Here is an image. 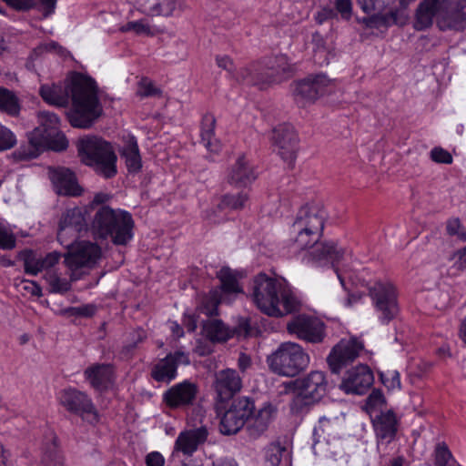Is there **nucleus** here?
<instances>
[{"label":"nucleus","instance_id":"1","mask_svg":"<svg viewBox=\"0 0 466 466\" xmlns=\"http://www.w3.org/2000/svg\"><path fill=\"white\" fill-rule=\"evenodd\" d=\"M39 94L49 105L66 107L72 101L67 118L72 127L89 128L103 113L96 82L81 73H73L64 84L43 85Z\"/></svg>","mask_w":466,"mask_h":466},{"label":"nucleus","instance_id":"2","mask_svg":"<svg viewBox=\"0 0 466 466\" xmlns=\"http://www.w3.org/2000/svg\"><path fill=\"white\" fill-rule=\"evenodd\" d=\"M326 212L322 204L311 202L302 206L291 225L293 245L297 250L312 248L309 259L318 266L330 264L338 275L342 286L344 280L339 272L337 264L344 256V249L339 248L332 241L319 242L324 229Z\"/></svg>","mask_w":466,"mask_h":466},{"label":"nucleus","instance_id":"3","mask_svg":"<svg viewBox=\"0 0 466 466\" xmlns=\"http://www.w3.org/2000/svg\"><path fill=\"white\" fill-rule=\"evenodd\" d=\"M252 297L257 307L270 317H282L299 311V299L284 283L260 273L254 278Z\"/></svg>","mask_w":466,"mask_h":466},{"label":"nucleus","instance_id":"4","mask_svg":"<svg viewBox=\"0 0 466 466\" xmlns=\"http://www.w3.org/2000/svg\"><path fill=\"white\" fill-rule=\"evenodd\" d=\"M134 225L129 212L100 206L95 208L88 229L96 240L111 238L115 245L126 246L133 238Z\"/></svg>","mask_w":466,"mask_h":466},{"label":"nucleus","instance_id":"5","mask_svg":"<svg viewBox=\"0 0 466 466\" xmlns=\"http://www.w3.org/2000/svg\"><path fill=\"white\" fill-rule=\"evenodd\" d=\"M39 126L28 134L29 149L20 147L16 152L23 159L36 157L45 149L63 151L68 141L59 131V118L55 113L43 111L38 114Z\"/></svg>","mask_w":466,"mask_h":466},{"label":"nucleus","instance_id":"6","mask_svg":"<svg viewBox=\"0 0 466 466\" xmlns=\"http://www.w3.org/2000/svg\"><path fill=\"white\" fill-rule=\"evenodd\" d=\"M77 153L85 165L105 178L116 174V155L111 144L100 137L86 136L77 142Z\"/></svg>","mask_w":466,"mask_h":466},{"label":"nucleus","instance_id":"7","mask_svg":"<svg viewBox=\"0 0 466 466\" xmlns=\"http://www.w3.org/2000/svg\"><path fill=\"white\" fill-rule=\"evenodd\" d=\"M267 363L275 374L295 377L309 366V356L299 344L283 342L268 356Z\"/></svg>","mask_w":466,"mask_h":466},{"label":"nucleus","instance_id":"8","mask_svg":"<svg viewBox=\"0 0 466 466\" xmlns=\"http://www.w3.org/2000/svg\"><path fill=\"white\" fill-rule=\"evenodd\" d=\"M57 401L66 410L80 416L90 424L99 421L98 411L92 399L85 391L73 387L63 389L57 394Z\"/></svg>","mask_w":466,"mask_h":466},{"label":"nucleus","instance_id":"9","mask_svg":"<svg viewBox=\"0 0 466 466\" xmlns=\"http://www.w3.org/2000/svg\"><path fill=\"white\" fill-rule=\"evenodd\" d=\"M369 294L380 313L381 323L388 324L399 313L397 294L394 286L389 282H376L369 289Z\"/></svg>","mask_w":466,"mask_h":466},{"label":"nucleus","instance_id":"10","mask_svg":"<svg viewBox=\"0 0 466 466\" xmlns=\"http://www.w3.org/2000/svg\"><path fill=\"white\" fill-rule=\"evenodd\" d=\"M287 330L289 334L309 343H320L326 336L324 323L318 318L306 314L293 317L287 323Z\"/></svg>","mask_w":466,"mask_h":466},{"label":"nucleus","instance_id":"11","mask_svg":"<svg viewBox=\"0 0 466 466\" xmlns=\"http://www.w3.org/2000/svg\"><path fill=\"white\" fill-rule=\"evenodd\" d=\"M363 349L362 342L356 338L340 339L327 357V362L331 372L339 374L342 369L351 364L359 357Z\"/></svg>","mask_w":466,"mask_h":466},{"label":"nucleus","instance_id":"12","mask_svg":"<svg viewBox=\"0 0 466 466\" xmlns=\"http://www.w3.org/2000/svg\"><path fill=\"white\" fill-rule=\"evenodd\" d=\"M437 25L441 31L466 26V0H441Z\"/></svg>","mask_w":466,"mask_h":466},{"label":"nucleus","instance_id":"13","mask_svg":"<svg viewBox=\"0 0 466 466\" xmlns=\"http://www.w3.org/2000/svg\"><path fill=\"white\" fill-rule=\"evenodd\" d=\"M272 144L278 148L281 158L292 164L296 159L298 148V135L289 124H280L274 127L271 136Z\"/></svg>","mask_w":466,"mask_h":466},{"label":"nucleus","instance_id":"14","mask_svg":"<svg viewBox=\"0 0 466 466\" xmlns=\"http://www.w3.org/2000/svg\"><path fill=\"white\" fill-rule=\"evenodd\" d=\"M65 263L71 270L94 265L101 256L100 247L90 241H80L68 248Z\"/></svg>","mask_w":466,"mask_h":466},{"label":"nucleus","instance_id":"15","mask_svg":"<svg viewBox=\"0 0 466 466\" xmlns=\"http://www.w3.org/2000/svg\"><path fill=\"white\" fill-rule=\"evenodd\" d=\"M374 381L373 373L367 365H358L347 371L340 389L347 394L363 395Z\"/></svg>","mask_w":466,"mask_h":466},{"label":"nucleus","instance_id":"16","mask_svg":"<svg viewBox=\"0 0 466 466\" xmlns=\"http://www.w3.org/2000/svg\"><path fill=\"white\" fill-rule=\"evenodd\" d=\"M190 362L188 354L177 350L161 359L152 369V378L159 382H169L177 376L179 365H188Z\"/></svg>","mask_w":466,"mask_h":466},{"label":"nucleus","instance_id":"17","mask_svg":"<svg viewBox=\"0 0 466 466\" xmlns=\"http://www.w3.org/2000/svg\"><path fill=\"white\" fill-rule=\"evenodd\" d=\"M49 178L58 195L78 197L83 188L78 185L75 173L64 167H50Z\"/></svg>","mask_w":466,"mask_h":466},{"label":"nucleus","instance_id":"18","mask_svg":"<svg viewBox=\"0 0 466 466\" xmlns=\"http://www.w3.org/2000/svg\"><path fill=\"white\" fill-rule=\"evenodd\" d=\"M299 395L309 402L319 400L327 390V380L322 371L314 370L296 381Z\"/></svg>","mask_w":466,"mask_h":466},{"label":"nucleus","instance_id":"19","mask_svg":"<svg viewBox=\"0 0 466 466\" xmlns=\"http://www.w3.org/2000/svg\"><path fill=\"white\" fill-rule=\"evenodd\" d=\"M241 387V378L235 370H222L215 375L214 388L217 400L220 402L231 399L236 392L240 390Z\"/></svg>","mask_w":466,"mask_h":466},{"label":"nucleus","instance_id":"20","mask_svg":"<svg viewBox=\"0 0 466 466\" xmlns=\"http://www.w3.org/2000/svg\"><path fill=\"white\" fill-rule=\"evenodd\" d=\"M262 66L266 85L280 83L291 77L293 74V66L285 55L268 57Z\"/></svg>","mask_w":466,"mask_h":466},{"label":"nucleus","instance_id":"21","mask_svg":"<svg viewBox=\"0 0 466 466\" xmlns=\"http://www.w3.org/2000/svg\"><path fill=\"white\" fill-rule=\"evenodd\" d=\"M329 85L325 75L310 76L296 84L294 95L308 101H315L323 96Z\"/></svg>","mask_w":466,"mask_h":466},{"label":"nucleus","instance_id":"22","mask_svg":"<svg viewBox=\"0 0 466 466\" xmlns=\"http://www.w3.org/2000/svg\"><path fill=\"white\" fill-rule=\"evenodd\" d=\"M197 392V386L186 380L167 390L164 394V400L170 408L184 407L192 404Z\"/></svg>","mask_w":466,"mask_h":466},{"label":"nucleus","instance_id":"23","mask_svg":"<svg viewBox=\"0 0 466 466\" xmlns=\"http://www.w3.org/2000/svg\"><path fill=\"white\" fill-rule=\"evenodd\" d=\"M208 435V432L205 426L182 431L175 441L174 450L191 456L198 450V447L207 441Z\"/></svg>","mask_w":466,"mask_h":466},{"label":"nucleus","instance_id":"24","mask_svg":"<svg viewBox=\"0 0 466 466\" xmlns=\"http://www.w3.org/2000/svg\"><path fill=\"white\" fill-rule=\"evenodd\" d=\"M373 429L378 440L390 443L398 431V420L393 411L381 412L372 420Z\"/></svg>","mask_w":466,"mask_h":466},{"label":"nucleus","instance_id":"25","mask_svg":"<svg viewBox=\"0 0 466 466\" xmlns=\"http://www.w3.org/2000/svg\"><path fill=\"white\" fill-rule=\"evenodd\" d=\"M256 178L257 175L245 156L238 157L228 175V183L237 187H245Z\"/></svg>","mask_w":466,"mask_h":466},{"label":"nucleus","instance_id":"26","mask_svg":"<svg viewBox=\"0 0 466 466\" xmlns=\"http://www.w3.org/2000/svg\"><path fill=\"white\" fill-rule=\"evenodd\" d=\"M85 379L96 390L106 389L113 381L114 370L110 364H93L84 371Z\"/></svg>","mask_w":466,"mask_h":466},{"label":"nucleus","instance_id":"27","mask_svg":"<svg viewBox=\"0 0 466 466\" xmlns=\"http://www.w3.org/2000/svg\"><path fill=\"white\" fill-rule=\"evenodd\" d=\"M441 0H422L415 15L414 28L418 31L429 28L432 23L434 16H439L440 4Z\"/></svg>","mask_w":466,"mask_h":466},{"label":"nucleus","instance_id":"28","mask_svg":"<svg viewBox=\"0 0 466 466\" xmlns=\"http://www.w3.org/2000/svg\"><path fill=\"white\" fill-rule=\"evenodd\" d=\"M217 277L220 281V287L217 288L226 300L230 303L233 298L239 293H242V289L239 287L236 273L228 267H223L217 273Z\"/></svg>","mask_w":466,"mask_h":466},{"label":"nucleus","instance_id":"29","mask_svg":"<svg viewBox=\"0 0 466 466\" xmlns=\"http://www.w3.org/2000/svg\"><path fill=\"white\" fill-rule=\"evenodd\" d=\"M216 118L212 114L203 116L201 122L200 137L203 146L212 153H218L221 144L215 136Z\"/></svg>","mask_w":466,"mask_h":466},{"label":"nucleus","instance_id":"30","mask_svg":"<svg viewBox=\"0 0 466 466\" xmlns=\"http://www.w3.org/2000/svg\"><path fill=\"white\" fill-rule=\"evenodd\" d=\"M233 78L238 83L248 86H262L266 85L262 63H252L248 66L240 68L236 73V76H233Z\"/></svg>","mask_w":466,"mask_h":466},{"label":"nucleus","instance_id":"31","mask_svg":"<svg viewBox=\"0 0 466 466\" xmlns=\"http://www.w3.org/2000/svg\"><path fill=\"white\" fill-rule=\"evenodd\" d=\"M145 8L158 15L169 16L185 8L184 0H140Z\"/></svg>","mask_w":466,"mask_h":466},{"label":"nucleus","instance_id":"32","mask_svg":"<svg viewBox=\"0 0 466 466\" xmlns=\"http://www.w3.org/2000/svg\"><path fill=\"white\" fill-rule=\"evenodd\" d=\"M202 334L212 342H223L230 337V330L220 319H208L202 323Z\"/></svg>","mask_w":466,"mask_h":466},{"label":"nucleus","instance_id":"33","mask_svg":"<svg viewBox=\"0 0 466 466\" xmlns=\"http://www.w3.org/2000/svg\"><path fill=\"white\" fill-rule=\"evenodd\" d=\"M125 158L126 166L129 173H137L142 167L141 157L139 154L137 139L131 137L121 151Z\"/></svg>","mask_w":466,"mask_h":466},{"label":"nucleus","instance_id":"34","mask_svg":"<svg viewBox=\"0 0 466 466\" xmlns=\"http://www.w3.org/2000/svg\"><path fill=\"white\" fill-rule=\"evenodd\" d=\"M246 423L241 416L228 407L220 419L219 431L223 435H233L238 433Z\"/></svg>","mask_w":466,"mask_h":466},{"label":"nucleus","instance_id":"35","mask_svg":"<svg viewBox=\"0 0 466 466\" xmlns=\"http://www.w3.org/2000/svg\"><path fill=\"white\" fill-rule=\"evenodd\" d=\"M59 223L66 227L72 228V229L78 234L84 230H87L85 217L82 210L78 208L67 209L63 214Z\"/></svg>","mask_w":466,"mask_h":466},{"label":"nucleus","instance_id":"36","mask_svg":"<svg viewBox=\"0 0 466 466\" xmlns=\"http://www.w3.org/2000/svg\"><path fill=\"white\" fill-rule=\"evenodd\" d=\"M218 289H212L206 295L201 301L198 310L206 316L218 315V307L220 303H227L226 299L219 294Z\"/></svg>","mask_w":466,"mask_h":466},{"label":"nucleus","instance_id":"37","mask_svg":"<svg viewBox=\"0 0 466 466\" xmlns=\"http://www.w3.org/2000/svg\"><path fill=\"white\" fill-rule=\"evenodd\" d=\"M228 407L246 422L254 415L256 410L253 399L246 396L233 399Z\"/></svg>","mask_w":466,"mask_h":466},{"label":"nucleus","instance_id":"38","mask_svg":"<svg viewBox=\"0 0 466 466\" xmlns=\"http://www.w3.org/2000/svg\"><path fill=\"white\" fill-rule=\"evenodd\" d=\"M0 111L15 116L19 114L20 105L16 96L10 90L0 86Z\"/></svg>","mask_w":466,"mask_h":466},{"label":"nucleus","instance_id":"39","mask_svg":"<svg viewBox=\"0 0 466 466\" xmlns=\"http://www.w3.org/2000/svg\"><path fill=\"white\" fill-rule=\"evenodd\" d=\"M415 0H400V8L390 10V14L384 16L387 26L391 25H404L409 18L407 8Z\"/></svg>","mask_w":466,"mask_h":466},{"label":"nucleus","instance_id":"40","mask_svg":"<svg viewBox=\"0 0 466 466\" xmlns=\"http://www.w3.org/2000/svg\"><path fill=\"white\" fill-rule=\"evenodd\" d=\"M18 258L24 262V270L26 274L36 276L42 271L40 268V257H38L33 250H22L18 254Z\"/></svg>","mask_w":466,"mask_h":466},{"label":"nucleus","instance_id":"41","mask_svg":"<svg viewBox=\"0 0 466 466\" xmlns=\"http://www.w3.org/2000/svg\"><path fill=\"white\" fill-rule=\"evenodd\" d=\"M147 338L146 331L143 329H137L129 333L128 339L122 347L120 355L124 359H129L133 356L137 346Z\"/></svg>","mask_w":466,"mask_h":466},{"label":"nucleus","instance_id":"42","mask_svg":"<svg viewBox=\"0 0 466 466\" xmlns=\"http://www.w3.org/2000/svg\"><path fill=\"white\" fill-rule=\"evenodd\" d=\"M394 0H358V4L360 5L361 9L367 13L374 15H380L382 20V24H385L384 16L389 15L383 14V11L386 9L388 5H390Z\"/></svg>","mask_w":466,"mask_h":466},{"label":"nucleus","instance_id":"43","mask_svg":"<svg viewBox=\"0 0 466 466\" xmlns=\"http://www.w3.org/2000/svg\"><path fill=\"white\" fill-rule=\"evenodd\" d=\"M247 201V194H227L222 197L219 204L218 205V208L220 210H238L244 208V205Z\"/></svg>","mask_w":466,"mask_h":466},{"label":"nucleus","instance_id":"44","mask_svg":"<svg viewBox=\"0 0 466 466\" xmlns=\"http://www.w3.org/2000/svg\"><path fill=\"white\" fill-rule=\"evenodd\" d=\"M49 286V291L52 293H66L71 289V284L66 279L59 278L55 273H50L46 277Z\"/></svg>","mask_w":466,"mask_h":466},{"label":"nucleus","instance_id":"45","mask_svg":"<svg viewBox=\"0 0 466 466\" xmlns=\"http://www.w3.org/2000/svg\"><path fill=\"white\" fill-rule=\"evenodd\" d=\"M42 462L44 466H63L64 459L55 441L46 450Z\"/></svg>","mask_w":466,"mask_h":466},{"label":"nucleus","instance_id":"46","mask_svg":"<svg viewBox=\"0 0 466 466\" xmlns=\"http://www.w3.org/2000/svg\"><path fill=\"white\" fill-rule=\"evenodd\" d=\"M79 234L73 230L72 228L66 227L59 223L57 239L61 245L70 248L74 246V242L77 239Z\"/></svg>","mask_w":466,"mask_h":466},{"label":"nucleus","instance_id":"47","mask_svg":"<svg viewBox=\"0 0 466 466\" xmlns=\"http://www.w3.org/2000/svg\"><path fill=\"white\" fill-rule=\"evenodd\" d=\"M122 32L133 31L137 35H153L155 34L152 27L144 20L130 21L121 27Z\"/></svg>","mask_w":466,"mask_h":466},{"label":"nucleus","instance_id":"48","mask_svg":"<svg viewBox=\"0 0 466 466\" xmlns=\"http://www.w3.org/2000/svg\"><path fill=\"white\" fill-rule=\"evenodd\" d=\"M379 376L381 382L389 390L400 388V378L398 370H387L385 371H380Z\"/></svg>","mask_w":466,"mask_h":466},{"label":"nucleus","instance_id":"49","mask_svg":"<svg viewBox=\"0 0 466 466\" xmlns=\"http://www.w3.org/2000/svg\"><path fill=\"white\" fill-rule=\"evenodd\" d=\"M162 91L156 87L148 78H142L138 83L137 95L140 97L160 96Z\"/></svg>","mask_w":466,"mask_h":466},{"label":"nucleus","instance_id":"50","mask_svg":"<svg viewBox=\"0 0 466 466\" xmlns=\"http://www.w3.org/2000/svg\"><path fill=\"white\" fill-rule=\"evenodd\" d=\"M452 455L447 445L438 444L435 449L434 466H451Z\"/></svg>","mask_w":466,"mask_h":466},{"label":"nucleus","instance_id":"51","mask_svg":"<svg viewBox=\"0 0 466 466\" xmlns=\"http://www.w3.org/2000/svg\"><path fill=\"white\" fill-rule=\"evenodd\" d=\"M16 145V137L5 126L0 124V151L13 148Z\"/></svg>","mask_w":466,"mask_h":466},{"label":"nucleus","instance_id":"52","mask_svg":"<svg viewBox=\"0 0 466 466\" xmlns=\"http://www.w3.org/2000/svg\"><path fill=\"white\" fill-rule=\"evenodd\" d=\"M287 450L279 444H272L267 450L266 460L272 466H279L280 464L282 455Z\"/></svg>","mask_w":466,"mask_h":466},{"label":"nucleus","instance_id":"53","mask_svg":"<svg viewBox=\"0 0 466 466\" xmlns=\"http://www.w3.org/2000/svg\"><path fill=\"white\" fill-rule=\"evenodd\" d=\"M250 419L251 420L248 423L246 431L248 437L255 440L261 436L268 428L266 424L260 422L255 417H251Z\"/></svg>","mask_w":466,"mask_h":466},{"label":"nucleus","instance_id":"54","mask_svg":"<svg viewBox=\"0 0 466 466\" xmlns=\"http://www.w3.org/2000/svg\"><path fill=\"white\" fill-rule=\"evenodd\" d=\"M431 158L432 161L441 164H451L452 163V156L446 149L436 147L431 151Z\"/></svg>","mask_w":466,"mask_h":466},{"label":"nucleus","instance_id":"55","mask_svg":"<svg viewBox=\"0 0 466 466\" xmlns=\"http://www.w3.org/2000/svg\"><path fill=\"white\" fill-rule=\"evenodd\" d=\"M15 247V238L7 228L0 225V248L12 249Z\"/></svg>","mask_w":466,"mask_h":466},{"label":"nucleus","instance_id":"56","mask_svg":"<svg viewBox=\"0 0 466 466\" xmlns=\"http://www.w3.org/2000/svg\"><path fill=\"white\" fill-rule=\"evenodd\" d=\"M275 412V409L271 404H267L263 408L259 409L258 413L253 415L258 420L266 424V427L268 428L269 423L273 419V415Z\"/></svg>","mask_w":466,"mask_h":466},{"label":"nucleus","instance_id":"57","mask_svg":"<svg viewBox=\"0 0 466 466\" xmlns=\"http://www.w3.org/2000/svg\"><path fill=\"white\" fill-rule=\"evenodd\" d=\"M461 223L459 218H451L447 221L446 230L451 236L457 235L460 239L466 240V232L460 231Z\"/></svg>","mask_w":466,"mask_h":466},{"label":"nucleus","instance_id":"58","mask_svg":"<svg viewBox=\"0 0 466 466\" xmlns=\"http://www.w3.org/2000/svg\"><path fill=\"white\" fill-rule=\"evenodd\" d=\"M60 257V253L56 251L50 252L46 254L44 258L40 257L41 270L43 271L53 268L56 264L58 263Z\"/></svg>","mask_w":466,"mask_h":466},{"label":"nucleus","instance_id":"59","mask_svg":"<svg viewBox=\"0 0 466 466\" xmlns=\"http://www.w3.org/2000/svg\"><path fill=\"white\" fill-rule=\"evenodd\" d=\"M35 51L39 54H42L44 52H50V53H56L59 55H63L65 53V49L56 42L50 41L47 43H43L39 45Z\"/></svg>","mask_w":466,"mask_h":466},{"label":"nucleus","instance_id":"60","mask_svg":"<svg viewBox=\"0 0 466 466\" xmlns=\"http://www.w3.org/2000/svg\"><path fill=\"white\" fill-rule=\"evenodd\" d=\"M336 11L345 19H350L351 15L352 5L350 0H336Z\"/></svg>","mask_w":466,"mask_h":466},{"label":"nucleus","instance_id":"61","mask_svg":"<svg viewBox=\"0 0 466 466\" xmlns=\"http://www.w3.org/2000/svg\"><path fill=\"white\" fill-rule=\"evenodd\" d=\"M19 286L22 287V289L26 291L32 296L35 297H41L42 296V289L40 286L35 282V281H29V280H22Z\"/></svg>","mask_w":466,"mask_h":466},{"label":"nucleus","instance_id":"62","mask_svg":"<svg viewBox=\"0 0 466 466\" xmlns=\"http://www.w3.org/2000/svg\"><path fill=\"white\" fill-rule=\"evenodd\" d=\"M216 62L218 67L228 71L232 76H236V74H234V63L229 56H218L216 57Z\"/></svg>","mask_w":466,"mask_h":466},{"label":"nucleus","instance_id":"63","mask_svg":"<svg viewBox=\"0 0 466 466\" xmlns=\"http://www.w3.org/2000/svg\"><path fill=\"white\" fill-rule=\"evenodd\" d=\"M147 466H164L165 459L158 451H152L146 456Z\"/></svg>","mask_w":466,"mask_h":466},{"label":"nucleus","instance_id":"64","mask_svg":"<svg viewBox=\"0 0 466 466\" xmlns=\"http://www.w3.org/2000/svg\"><path fill=\"white\" fill-rule=\"evenodd\" d=\"M40 9L44 14V16H48L54 13L56 8V0H39Z\"/></svg>","mask_w":466,"mask_h":466}]
</instances>
